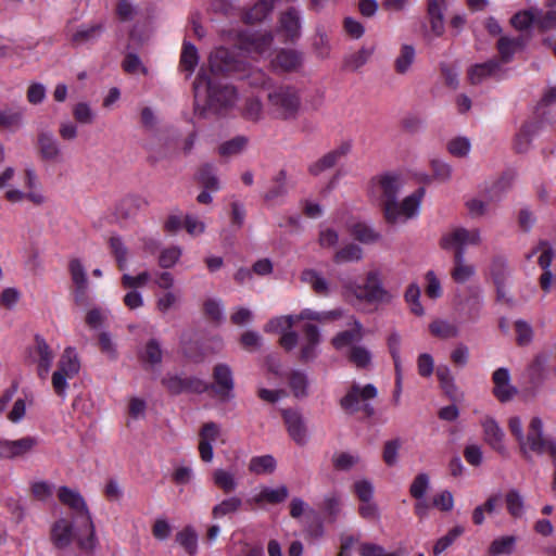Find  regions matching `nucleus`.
Returning a JSON list of instances; mask_svg holds the SVG:
<instances>
[{
  "instance_id": "f257e3e1",
  "label": "nucleus",
  "mask_w": 556,
  "mask_h": 556,
  "mask_svg": "<svg viewBox=\"0 0 556 556\" xmlns=\"http://www.w3.org/2000/svg\"><path fill=\"white\" fill-rule=\"evenodd\" d=\"M16 170L13 166H7L0 170V190L7 189L4 199L13 204L28 201L34 205H42L47 198L41 189L38 175L34 167L28 166L24 169V185L26 191L18 188H9L14 179Z\"/></svg>"
},
{
  "instance_id": "f03ea898",
  "label": "nucleus",
  "mask_w": 556,
  "mask_h": 556,
  "mask_svg": "<svg viewBox=\"0 0 556 556\" xmlns=\"http://www.w3.org/2000/svg\"><path fill=\"white\" fill-rule=\"evenodd\" d=\"M60 503L66 506L79 520V526L85 529L87 536L79 538L78 544L84 549H92L96 545L94 528L87 503L78 490L68 486H60L58 490Z\"/></svg>"
},
{
  "instance_id": "7ed1b4c3",
  "label": "nucleus",
  "mask_w": 556,
  "mask_h": 556,
  "mask_svg": "<svg viewBox=\"0 0 556 556\" xmlns=\"http://www.w3.org/2000/svg\"><path fill=\"white\" fill-rule=\"evenodd\" d=\"M342 294L346 299L355 298L359 301L376 304H389L394 300V294L384 288L381 273L371 269L366 274L363 286L346 283L342 287Z\"/></svg>"
},
{
  "instance_id": "20e7f679",
  "label": "nucleus",
  "mask_w": 556,
  "mask_h": 556,
  "mask_svg": "<svg viewBox=\"0 0 556 556\" xmlns=\"http://www.w3.org/2000/svg\"><path fill=\"white\" fill-rule=\"evenodd\" d=\"M197 108L204 102L210 108L226 109L231 106L237 99L236 90L229 85H215L204 74L200 73L193 85Z\"/></svg>"
},
{
  "instance_id": "39448f33",
  "label": "nucleus",
  "mask_w": 556,
  "mask_h": 556,
  "mask_svg": "<svg viewBox=\"0 0 556 556\" xmlns=\"http://www.w3.org/2000/svg\"><path fill=\"white\" fill-rule=\"evenodd\" d=\"M518 445L526 459H531L532 454H548L552 459H556V440L544 437L543 421L538 416L530 419L528 433L523 435Z\"/></svg>"
},
{
  "instance_id": "423d86ee",
  "label": "nucleus",
  "mask_w": 556,
  "mask_h": 556,
  "mask_svg": "<svg viewBox=\"0 0 556 556\" xmlns=\"http://www.w3.org/2000/svg\"><path fill=\"white\" fill-rule=\"evenodd\" d=\"M270 113L279 119H294L301 109L299 91L291 86H277L267 93Z\"/></svg>"
},
{
  "instance_id": "0eeeda50",
  "label": "nucleus",
  "mask_w": 556,
  "mask_h": 556,
  "mask_svg": "<svg viewBox=\"0 0 556 556\" xmlns=\"http://www.w3.org/2000/svg\"><path fill=\"white\" fill-rule=\"evenodd\" d=\"M402 188V177L396 173L387 172L374 176L368 184L367 191L370 200L384 208L387 205L397 200Z\"/></svg>"
},
{
  "instance_id": "6e6552de",
  "label": "nucleus",
  "mask_w": 556,
  "mask_h": 556,
  "mask_svg": "<svg viewBox=\"0 0 556 556\" xmlns=\"http://www.w3.org/2000/svg\"><path fill=\"white\" fill-rule=\"evenodd\" d=\"M80 369V363L74 349L67 348L62 354L58 368L52 375V387L54 392L65 399L68 388L67 381L73 379Z\"/></svg>"
},
{
  "instance_id": "1a4fd4ad",
  "label": "nucleus",
  "mask_w": 556,
  "mask_h": 556,
  "mask_svg": "<svg viewBox=\"0 0 556 556\" xmlns=\"http://www.w3.org/2000/svg\"><path fill=\"white\" fill-rule=\"evenodd\" d=\"M378 395L377 388L367 383L362 386L353 383L346 394L341 399V407L349 413H356L364 410L367 415H372L374 408L368 404V401Z\"/></svg>"
},
{
  "instance_id": "9d476101",
  "label": "nucleus",
  "mask_w": 556,
  "mask_h": 556,
  "mask_svg": "<svg viewBox=\"0 0 556 556\" xmlns=\"http://www.w3.org/2000/svg\"><path fill=\"white\" fill-rule=\"evenodd\" d=\"M481 243V233L477 228L467 229L464 227H453L446 230L441 239L440 247L443 250L464 251L467 247H476Z\"/></svg>"
},
{
  "instance_id": "9b49d317",
  "label": "nucleus",
  "mask_w": 556,
  "mask_h": 556,
  "mask_svg": "<svg viewBox=\"0 0 556 556\" xmlns=\"http://www.w3.org/2000/svg\"><path fill=\"white\" fill-rule=\"evenodd\" d=\"M37 150L39 159L48 163H61L64 160V153L59 140L49 130H41L37 136Z\"/></svg>"
},
{
  "instance_id": "f8f14e48",
  "label": "nucleus",
  "mask_w": 556,
  "mask_h": 556,
  "mask_svg": "<svg viewBox=\"0 0 556 556\" xmlns=\"http://www.w3.org/2000/svg\"><path fill=\"white\" fill-rule=\"evenodd\" d=\"M38 444V438L30 435L0 441V457L9 459L25 457L33 453Z\"/></svg>"
},
{
  "instance_id": "ddd939ff",
  "label": "nucleus",
  "mask_w": 556,
  "mask_h": 556,
  "mask_svg": "<svg viewBox=\"0 0 556 556\" xmlns=\"http://www.w3.org/2000/svg\"><path fill=\"white\" fill-rule=\"evenodd\" d=\"M483 429V439L492 450L500 453L501 455L507 454V447L505 445V433L500 425L492 417H484L481 421Z\"/></svg>"
},
{
  "instance_id": "4468645a",
  "label": "nucleus",
  "mask_w": 556,
  "mask_h": 556,
  "mask_svg": "<svg viewBox=\"0 0 556 556\" xmlns=\"http://www.w3.org/2000/svg\"><path fill=\"white\" fill-rule=\"evenodd\" d=\"M352 149V144L349 141L342 142L340 146L326 153L316 162L309 165V173L313 176H319L325 170L333 167L341 159L346 156Z\"/></svg>"
},
{
  "instance_id": "2eb2a0df",
  "label": "nucleus",
  "mask_w": 556,
  "mask_h": 556,
  "mask_svg": "<svg viewBox=\"0 0 556 556\" xmlns=\"http://www.w3.org/2000/svg\"><path fill=\"white\" fill-rule=\"evenodd\" d=\"M68 270L75 286L74 296L76 303L85 305L87 302L88 279L85 266L78 258L70 261Z\"/></svg>"
},
{
  "instance_id": "dca6fc26",
  "label": "nucleus",
  "mask_w": 556,
  "mask_h": 556,
  "mask_svg": "<svg viewBox=\"0 0 556 556\" xmlns=\"http://www.w3.org/2000/svg\"><path fill=\"white\" fill-rule=\"evenodd\" d=\"M282 417L291 439L300 445L305 444L308 433L303 416L298 410L285 409Z\"/></svg>"
},
{
  "instance_id": "f3484780",
  "label": "nucleus",
  "mask_w": 556,
  "mask_h": 556,
  "mask_svg": "<svg viewBox=\"0 0 556 556\" xmlns=\"http://www.w3.org/2000/svg\"><path fill=\"white\" fill-rule=\"evenodd\" d=\"M75 538L73 530V521L61 517L55 520L50 530V539L52 544L58 548L68 547Z\"/></svg>"
},
{
  "instance_id": "a211bd4d",
  "label": "nucleus",
  "mask_w": 556,
  "mask_h": 556,
  "mask_svg": "<svg viewBox=\"0 0 556 556\" xmlns=\"http://www.w3.org/2000/svg\"><path fill=\"white\" fill-rule=\"evenodd\" d=\"M210 67L213 73L223 72H239L241 71V61L233 59L229 51L224 48H218L210 54Z\"/></svg>"
},
{
  "instance_id": "6ab92c4d",
  "label": "nucleus",
  "mask_w": 556,
  "mask_h": 556,
  "mask_svg": "<svg viewBox=\"0 0 556 556\" xmlns=\"http://www.w3.org/2000/svg\"><path fill=\"white\" fill-rule=\"evenodd\" d=\"M303 333L304 336L300 343V357L306 362L316 357L320 334L318 328L311 324L304 326Z\"/></svg>"
},
{
  "instance_id": "aec40b11",
  "label": "nucleus",
  "mask_w": 556,
  "mask_h": 556,
  "mask_svg": "<svg viewBox=\"0 0 556 556\" xmlns=\"http://www.w3.org/2000/svg\"><path fill=\"white\" fill-rule=\"evenodd\" d=\"M270 45L271 37L269 35H243L240 41V50L245 53H257L260 56H265Z\"/></svg>"
},
{
  "instance_id": "412c9836",
  "label": "nucleus",
  "mask_w": 556,
  "mask_h": 556,
  "mask_svg": "<svg viewBox=\"0 0 556 556\" xmlns=\"http://www.w3.org/2000/svg\"><path fill=\"white\" fill-rule=\"evenodd\" d=\"M476 274V268L472 264L467 262L465 252L456 251L453 258V267L451 269V277L457 283H466Z\"/></svg>"
},
{
  "instance_id": "4be33fe9",
  "label": "nucleus",
  "mask_w": 556,
  "mask_h": 556,
  "mask_svg": "<svg viewBox=\"0 0 556 556\" xmlns=\"http://www.w3.org/2000/svg\"><path fill=\"white\" fill-rule=\"evenodd\" d=\"M34 358L38 364L39 377L46 378L50 371L54 355L47 342L40 337L35 339Z\"/></svg>"
},
{
  "instance_id": "5701e85b",
  "label": "nucleus",
  "mask_w": 556,
  "mask_h": 556,
  "mask_svg": "<svg viewBox=\"0 0 556 556\" xmlns=\"http://www.w3.org/2000/svg\"><path fill=\"white\" fill-rule=\"evenodd\" d=\"M301 281L306 283L316 294L328 296L332 291L330 281L315 269H304L301 273Z\"/></svg>"
},
{
  "instance_id": "b1692460",
  "label": "nucleus",
  "mask_w": 556,
  "mask_h": 556,
  "mask_svg": "<svg viewBox=\"0 0 556 556\" xmlns=\"http://www.w3.org/2000/svg\"><path fill=\"white\" fill-rule=\"evenodd\" d=\"M494 394L501 402L513 399L517 390L510 384L509 371L506 368H498L493 374Z\"/></svg>"
},
{
  "instance_id": "393cba45",
  "label": "nucleus",
  "mask_w": 556,
  "mask_h": 556,
  "mask_svg": "<svg viewBox=\"0 0 556 556\" xmlns=\"http://www.w3.org/2000/svg\"><path fill=\"white\" fill-rule=\"evenodd\" d=\"M289 496V490L286 485H279L277 488L262 486L257 493H255L250 500L251 503L256 505L267 504H279L287 500Z\"/></svg>"
},
{
  "instance_id": "a878e982",
  "label": "nucleus",
  "mask_w": 556,
  "mask_h": 556,
  "mask_svg": "<svg viewBox=\"0 0 556 556\" xmlns=\"http://www.w3.org/2000/svg\"><path fill=\"white\" fill-rule=\"evenodd\" d=\"M103 26L100 23L84 24L73 30H70L68 36L70 40L74 45L81 46L96 41L101 36Z\"/></svg>"
},
{
  "instance_id": "bb28decb",
  "label": "nucleus",
  "mask_w": 556,
  "mask_h": 556,
  "mask_svg": "<svg viewBox=\"0 0 556 556\" xmlns=\"http://www.w3.org/2000/svg\"><path fill=\"white\" fill-rule=\"evenodd\" d=\"M213 375L216 384V393L224 399L231 397L233 378L230 367L225 364H218L215 366Z\"/></svg>"
},
{
  "instance_id": "cd10ccee",
  "label": "nucleus",
  "mask_w": 556,
  "mask_h": 556,
  "mask_svg": "<svg viewBox=\"0 0 556 556\" xmlns=\"http://www.w3.org/2000/svg\"><path fill=\"white\" fill-rule=\"evenodd\" d=\"M348 324L351 326V329L339 332L332 339V345L337 350L348 346L351 343L361 340L363 337V326L356 318L350 316Z\"/></svg>"
},
{
  "instance_id": "c85d7f7f",
  "label": "nucleus",
  "mask_w": 556,
  "mask_h": 556,
  "mask_svg": "<svg viewBox=\"0 0 556 556\" xmlns=\"http://www.w3.org/2000/svg\"><path fill=\"white\" fill-rule=\"evenodd\" d=\"M446 8V0H428V15L431 33L439 37L444 31L443 11Z\"/></svg>"
},
{
  "instance_id": "c756f323",
  "label": "nucleus",
  "mask_w": 556,
  "mask_h": 556,
  "mask_svg": "<svg viewBox=\"0 0 556 556\" xmlns=\"http://www.w3.org/2000/svg\"><path fill=\"white\" fill-rule=\"evenodd\" d=\"M181 301V294L178 290H167L155 295V309L165 315L176 309Z\"/></svg>"
},
{
  "instance_id": "7c9ffc66",
  "label": "nucleus",
  "mask_w": 556,
  "mask_h": 556,
  "mask_svg": "<svg viewBox=\"0 0 556 556\" xmlns=\"http://www.w3.org/2000/svg\"><path fill=\"white\" fill-rule=\"evenodd\" d=\"M498 71V62L491 60L485 63L471 66L468 72V76L472 84H480L485 78L496 75Z\"/></svg>"
},
{
  "instance_id": "2f4dec72",
  "label": "nucleus",
  "mask_w": 556,
  "mask_h": 556,
  "mask_svg": "<svg viewBox=\"0 0 556 556\" xmlns=\"http://www.w3.org/2000/svg\"><path fill=\"white\" fill-rule=\"evenodd\" d=\"M343 316V311L333 309L326 312H317L311 308L303 309L299 315H294V323L300 320H315L325 324Z\"/></svg>"
},
{
  "instance_id": "473e14b6",
  "label": "nucleus",
  "mask_w": 556,
  "mask_h": 556,
  "mask_svg": "<svg viewBox=\"0 0 556 556\" xmlns=\"http://www.w3.org/2000/svg\"><path fill=\"white\" fill-rule=\"evenodd\" d=\"M214 484L225 493L233 492L238 486V480L232 471L217 468L212 475Z\"/></svg>"
},
{
  "instance_id": "72a5a7b5",
  "label": "nucleus",
  "mask_w": 556,
  "mask_h": 556,
  "mask_svg": "<svg viewBox=\"0 0 556 556\" xmlns=\"http://www.w3.org/2000/svg\"><path fill=\"white\" fill-rule=\"evenodd\" d=\"M420 288L416 282L409 283L404 293V300L410 313L419 317L425 315V308L420 302Z\"/></svg>"
},
{
  "instance_id": "f704fd0d",
  "label": "nucleus",
  "mask_w": 556,
  "mask_h": 556,
  "mask_svg": "<svg viewBox=\"0 0 556 556\" xmlns=\"http://www.w3.org/2000/svg\"><path fill=\"white\" fill-rule=\"evenodd\" d=\"M301 55L298 52L293 50H281L273 61V66L282 71H291L296 68L301 64Z\"/></svg>"
},
{
  "instance_id": "c9c22d12",
  "label": "nucleus",
  "mask_w": 556,
  "mask_h": 556,
  "mask_svg": "<svg viewBox=\"0 0 556 556\" xmlns=\"http://www.w3.org/2000/svg\"><path fill=\"white\" fill-rule=\"evenodd\" d=\"M516 541L514 535L498 536L491 542L488 552L491 556L509 555L515 549Z\"/></svg>"
},
{
  "instance_id": "e433bc0d",
  "label": "nucleus",
  "mask_w": 556,
  "mask_h": 556,
  "mask_svg": "<svg viewBox=\"0 0 556 556\" xmlns=\"http://www.w3.org/2000/svg\"><path fill=\"white\" fill-rule=\"evenodd\" d=\"M24 125V113L22 110L12 108L0 109V127L16 129Z\"/></svg>"
},
{
  "instance_id": "4c0bfd02",
  "label": "nucleus",
  "mask_w": 556,
  "mask_h": 556,
  "mask_svg": "<svg viewBox=\"0 0 556 556\" xmlns=\"http://www.w3.org/2000/svg\"><path fill=\"white\" fill-rule=\"evenodd\" d=\"M363 258V250L357 244L351 243L338 249L333 254V262L336 264H345L358 262Z\"/></svg>"
},
{
  "instance_id": "58836bf2",
  "label": "nucleus",
  "mask_w": 556,
  "mask_h": 556,
  "mask_svg": "<svg viewBox=\"0 0 556 556\" xmlns=\"http://www.w3.org/2000/svg\"><path fill=\"white\" fill-rule=\"evenodd\" d=\"M437 377L439 379L440 386L444 393L450 399H457L459 395L458 388L455 384L454 378L448 367L440 366L437 369Z\"/></svg>"
},
{
  "instance_id": "ea45409f",
  "label": "nucleus",
  "mask_w": 556,
  "mask_h": 556,
  "mask_svg": "<svg viewBox=\"0 0 556 556\" xmlns=\"http://www.w3.org/2000/svg\"><path fill=\"white\" fill-rule=\"evenodd\" d=\"M248 468L255 475L271 473L276 469V460L271 455L255 456L250 459Z\"/></svg>"
},
{
  "instance_id": "a19ab883",
  "label": "nucleus",
  "mask_w": 556,
  "mask_h": 556,
  "mask_svg": "<svg viewBox=\"0 0 556 556\" xmlns=\"http://www.w3.org/2000/svg\"><path fill=\"white\" fill-rule=\"evenodd\" d=\"M446 150L454 157L465 159L470 154L471 141L464 136L454 137L446 143Z\"/></svg>"
},
{
  "instance_id": "79ce46f5",
  "label": "nucleus",
  "mask_w": 556,
  "mask_h": 556,
  "mask_svg": "<svg viewBox=\"0 0 556 556\" xmlns=\"http://www.w3.org/2000/svg\"><path fill=\"white\" fill-rule=\"evenodd\" d=\"M424 195L425 189L419 188L418 190L403 199L402 208L406 218L410 219L418 216Z\"/></svg>"
},
{
  "instance_id": "37998d69",
  "label": "nucleus",
  "mask_w": 556,
  "mask_h": 556,
  "mask_svg": "<svg viewBox=\"0 0 556 556\" xmlns=\"http://www.w3.org/2000/svg\"><path fill=\"white\" fill-rule=\"evenodd\" d=\"M242 506V500L238 496H230L216 504L212 509L214 518H223L237 513Z\"/></svg>"
},
{
  "instance_id": "c03bdc74",
  "label": "nucleus",
  "mask_w": 556,
  "mask_h": 556,
  "mask_svg": "<svg viewBox=\"0 0 556 556\" xmlns=\"http://www.w3.org/2000/svg\"><path fill=\"white\" fill-rule=\"evenodd\" d=\"M429 330L433 336L441 339L455 338L459 332L457 325L444 319L433 320L429 325Z\"/></svg>"
},
{
  "instance_id": "a18cd8bd",
  "label": "nucleus",
  "mask_w": 556,
  "mask_h": 556,
  "mask_svg": "<svg viewBox=\"0 0 556 556\" xmlns=\"http://www.w3.org/2000/svg\"><path fill=\"white\" fill-rule=\"evenodd\" d=\"M198 63L199 54L197 48L189 42H185L180 58V66L182 71L187 72L188 77L191 76Z\"/></svg>"
},
{
  "instance_id": "49530a36",
  "label": "nucleus",
  "mask_w": 556,
  "mask_h": 556,
  "mask_svg": "<svg viewBox=\"0 0 556 556\" xmlns=\"http://www.w3.org/2000/svg\"><path fill=\"white\" fill-rule=\"evenodd\" d=\"M415 54L413 46L403 45L394 62L395 71L399 74L407 73L415 61Z\"/></svg>"
},
{
  "instance_id": "de8ad7c7",
  "label": "nucleus",
  "mask_w": 556,
  "mask_h": 556,
  "mask_svg": "<svg viewBox=\"0 0 556 556\" xmlns=\"http://www.w3.org/2000/svg\"><path fill=\"white\" fill-rule=\"evenodd\" d=\"M198 177L206 190L218 191L220 189V182L217 178L216 169L213 165H203L199 170Z\"/></svg>"
},
{
  "instance_id": "09e8293b",
  "label": "nucleus",
  "mask_w": 556,
  "mask_h": 556,
  "mask_svg": "<svg viewBox=\"0 0 556 556\" xmlns=\"http://www.w3.org/2000/svg\"><path fill=\"white\" fill-rule=\"evenodd\" d=\"M430 489V477L426 472H419L413 479L409 485V494L415 500L425 498Z\"/></svg>"
},
{
  "instance_id": "8fccbe9b",
  "label": "nucleus",
  "mask_w": 556,
  "mask_h": 556,
  "mask_svg": "<svg viewBox=\"0 0 556 556\" xmlns=\"http://www.w3.org/2000/svg\"><path fill=\"white\" fill-rule=\"evenodd\" d=\"M280 28L286 31L287 37L293 39L300 31V18L295 11L286 12L280 18Z\"/></svg>"
},
{
  "instance_id": "3c124183",
  "label": "nucleus",
  "mask_w": 556,
  "mask_h": 556,
  "mask_svg": "<svg viewBox=\"0 0 556 556\" xmlns=\"http://www.w3.org/2000/svg\"><path fill=\"white\" fill-rule=\"evenodd\" d=\"M182 255V249L177 245L164 248L159 255V265L162 268L168 269L174 267Z\"/></svg>"
},
{
  "instance_id": "603ef678",
  "label": "nucleus",
  "mask_w": 556,
  "mask_h": 556,
  "mask_svg": "<svg viewBox=\"0 0 556 556\" xmlns=\"http://www.w3.org/2000/svg\"><path fill=\"white\" fill-rule=\"evenodd\" d=\"M464 533L462 526H455L444 536L440 538L433 545V555L439 556L447 549L454 541Z\"/></svg>"
},
{
  "instance_id": "864d4df0",
  "label": "nucleus",
  "mask_w": 556,
  "mask_h": 556,
  "mask_svg": "<svg viewBox=\"0 0 556 556\" xmlns=\"http://www.w3.org/2000/svg\"><path fill=\"white\" fill-rule=\"evenodd\" d=\"M123 70L130 75H148L149 71L136 53H128L122 62Z\"/></svg>"
},
{
  "instance_id": "5fc2aeb1",
  "label": "nucleus",
  "mask_w": 556,
  "mask_h": 556,
  "mask_svg": "<svg viewBox=\"0 0 556 556\" xmlns=\"http://www.w3.org/2000/svg\"><path fill=\"white\" fill-rule=\"evenodd\" d=\"M176 541L190 554L194 555L198 548V535L195 531L188 527L176 535Z\"/></svg>"
},
{
  "instance_id": "6e6d98bb",
  "label": "nucleus",
  "mask_w": 556,
  "mask_h": 556,
  "mask_svg": "<svg viewBox=\"0 0 556 556\" xmlns=\"http://www.w3.org/2000/svg\"><path fill=\"white\" fill-rule=\"evenodd\" d=\"M275 0H261L244 16L248 23L260 22L267 16L273 9Z\"/></svg>"
},
{
  "instance_id": "4d7b16f0",
  "label": "nucleus",
  "mask_w": 556,
  "mask_h": 556,
  "mask_svg": "<svg viewBox=\"0 0 556 556\" xmlns=\"http://www.w3.org/2000/svg\"><path fill=\"white\" fill-rule=\"evenodd\" d=\"M540 129L541 125L539 123H530L523 126L516 140V149L519 152L526 151L532 137L536 135Z\"/></svg>"
},
{
  "instance_id": "13d9d810",
  "label": "nucleus",
  "mask_w": 556,
  "mask_h": 556,
  "mask_svg": "<svg viewBox=\"0 0 556 556\" xmlns=\"http://www.w3.org/2000/svg\"><path fill=\"white\" fill-rule=\"evenodd\" d=\"M521 42L517 39L502 37L497 41V49L503 62H509L517 50L520 48Z\"/></svg>"
},
{
  "instance_id": "bf43d9fd",
  "label": "nucleus",
  "mask_w": 556,
  "mask_h": 556,
  "mask_svg": "<svg viewBox=\"0 0 556 556\" xmlns=\"http://www.w3.org/2000/svg\"><path fill=\"white\" fill-rule=\"evenodd\" d=\"M290 388L296 397H304L307 395L308 381L304 372L292 371L289 377Z\"/></svg>"
},
{
  "instance_id": "052dcab7",
  "label": "nucleus",
  "mask_w": 556,
  "mask_h": 556,
  "mask_svg": "<svg viewBox=\"0 0 556 556\" xmlns=\"http://www.w3.org/2000/svg\"><path fill=\"white\" fill-rule=\"evenodd\" d=\"M339 242L338 231L330 226H323L318 233V244L324 250H333Z\"/></svg>"
},
{
  "instance_id": "680f3d73",
  "label": "nucleus",
  "mask_w": 556,
  "mask_h": 556,
  "mask_svg": "<svg viewBox=\"0 0 556 556\" xmlns=\"http://www.w3.org/2000/svg\"><path fill=\"white\" fill-rule=\"evenodd\" d=\"M294 315L278 316L271 318L265 326L266 332L283 333L294 325Z\"/></svg>"
},
{
  "instance_id": "e2e57ef3",
  "label": "nucleus",
  "mask_w": 556,
  "mask_h": 556,
  "mask_svg": "<svg viewBox=\"0 0 556 556\" xmlns=\"http://www.w3.org/2000/svg\"><path fill=\"white\" fill-rule=\"evenodd\" d=\"M506 508L508 513L515 517L520 518L525 511L523 498L516 490H510L505 497Z\"/></svg>"
},
{
  "instance_id": "0e129e2a",
  "label": "nucleus",
  "mask_w": 556,
  "mask_h": 556,
  "mask_svg": "<svg viewBox=\"0 0 556 556\" xmlns=\"http://www.w3.org/2000/svg\"><path fill=\"white\" fill-rule=\"evenodd\" d=\"M288 192L287 174L281 170L275 178L274 186L266 192L265 199L274 201Z\"/></svg>"
},
{
  "instance_id": "69168bd1",
  "label": "nucleus",
  "mask_w": 556,
  "mask_h": 556,
  "mask_svg": "<svg viewBox=\"0 0 556 556\" xmlns=\"http://www.w3.org/2000/svg\"><path fill=\"white\" fill-rule=\"evenodd\" d=\"M247 144H248L247 138L236 137L231 140L224 142L219 147V154L222 156H227V157L235 156V155L241 153L245 149Z\"/></svg>"
},
{
  "instance_id": "338daca9",
  "label": "nucleus",
  "mask_w": 556,
  "mask_h": 556,
  "mask_svg": "<svg viewBox=\"0 0 556 556\" xmlns=\"http://www.w3.org/2000/svg\"><path fill=\"white\" fill-rule=\"evenodd\" d=\"M351 233L355 239L363 243H372L379 239V235L369 226L363 223H356L351 228Z\"/></svg>"
},
{
  "instance_id": "774afa93",
  "label": "nucleus",
  "mask_w": 556,
  "mask_h": 556,
  "mask_svg": "<svg viewBox=\"0 0 556 556\" xmlns=\"http://www.w3.org/2000/svg\"><path fill=\"white\" fill-rule=\"evenodd\" d=\"M535 25L542 30H553L556 28V10H548L546 12L536 10Z\"/></svg>"
}]
</instances>
